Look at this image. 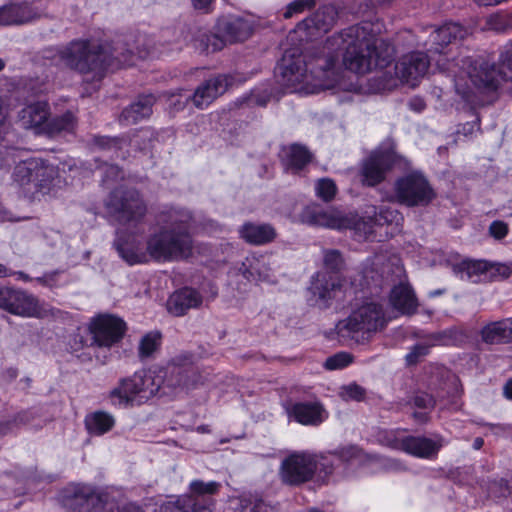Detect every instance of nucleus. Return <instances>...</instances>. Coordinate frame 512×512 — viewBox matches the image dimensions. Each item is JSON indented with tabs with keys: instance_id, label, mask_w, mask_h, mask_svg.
Wrapping results in <instances>:
<instances>
[{
	"instance_id": "f257e3e1",
	"label": "nucleus",
	"mask_w": 512,
	"mask_h": 512,
	"mask_svg": "<svg viewBox=\"0 0 512 512\" xmlns=\"http://www.w3.org/2000/svg\"><path fill=\"white\" fill-rule=\"evenodd\" d=\"M379 23L361 22L329 37L321 55L305 61L300 55L286 51L277 65V76L283 86L297 89L302 84L308 93L333 88L339 81L336 63L341 55L346 69L365 74L384 68L393 60L392 49L377 35Z\"/></svg>"
},
{
	"instance_id": "f03ea898",
	"label": "nucleus",
	"mask_w": 512,
	"mask_h": 512,
	"mask_svg": "<svg viewBox=\"0 0 512 512\" xmlns=\"http://www.w3.org/2000/svg\"><path fill=\"white\" fill-rule=\"evenodd\" d=\"M114 246L129 265L143 264L152 258L159 262L178 261L192 255L191 236L181 229L150 226H122L116 232Z\"/></svg>"
},
{
	"instance_id": "7ed1b4c3",
	"label": "nucleus",
	"mask_w": 512,
	"mask_h": 512,
	"mask_svg": "<svg viewBox=\"0 0 512 512\" xmlns=\"http://www.w3.org/2000/svg\"><path fill=\"white\" fill-rule=\"evenodd\" d=\"M128 43L117 41L95 44L89 40H73L58 51L59 60L66 67L83 75L86 81H100L108 71L129 65L134 54L143 57L138 47H126Z\"/></svg>"
},
{
	"instance_id": "20e7f679",
	"label": "nucleus",
	"mask_w": 512,
	"mask_h": 512,
	"mask_svg": "<svg viewBox=\"0 0 512 512\" xmlns=\"http://www.w3.org/2000/svg\"><path fill=\"white\" fill-rule=\"evenodd\" d=\"M498 62L497 67L482 58L464 56L453 59L447 69L460 94L469 90V82L479 90L495 91L502 81L512 79V43L503 47Z\"/></svg>"
},
{
	"instance_id": "39448f33",
	"label": "nucleus",
	"mask_w": 512,
	"mask_h": 512,
	"mask_svg": "<svg viewBox=\"0 0 512 512\" xmlns=\"http://www.w3.org/2000/svg\"><path fill=\"white\" fill-rule=\"evenodd\" d=\"M13 179L25 195L32 199L54 193L62 183L58 167L39 158L18 163L14 168Z\"/></svg>"
},
{
	"instance_id": "423d86ee",
	"label": "nucleus",
	"mask_w": 512,
	"mask_h": 512,
	"mask_svg": "<svg viewBox=\"0 0 512 512\" xmlns=\"http://www.w3.org/2000/svg\"><path fill=\"white\" fill-rule=\"evenodd\" d=\"M158 389L159 385L150 373L135 372L131 377L122 379L119 385L110 391L109 399L114 406L132 407L148 401Z\"/></svg>"
},
{
	"instance_id": "0eeeda50",
	"label": "nucleus",
	"mask_w": 512,
	"mask_h": 512,
	"mask_svg": "<svg viewBox=\"0 0 512 512\" xmlns=\"http://www.w3.org/2000/svg\"><path fill=\"white\" fill-rule=\"evenodd\" d=\"M383 309L379 304L367 303L356 309L351 315L336 325L338 334L359 342L365 335L376 332L386 325Z\"/></svg>"
},
{
	"instance_id": "6e6552de",
	"label": "nucleus",
	"mask_w": 512,
	"mask_h": 512,
	"mask_svg": "<svg viewBox=\"0 0 512 512\" xmlns=\"http://www.w3.org/2000/svg\"><path fill=\"white\" fill-rule=\"evenodd\" d=\"M219 34H204L200 39V48L206 53L223 49L226 43L247 40L253 33L252 23L242 17H231L218 22Z\"/></svg>"
},
{
	"instance_id": "1a4fd4ad",
	"label": "nucleus",
	"mask_w": 512,
	"mask_h": 512,
	"mask_svg": "<svg viewBox=\"0 0 512 512\" xmlns=\"http://www.w3.org/2000/svg\"><path fill=\"white\" fill-rule=\"evenodd\" d=\"M107 213L117 221H139L147 212L140 193L134 188L118 187L105 202Z\"/></svg>"
},
{
	"instance_id": "9d476101",
	"label": "nucleus",
	"mask_w": 512,
	"mask_h": 512,
	"mask_svg": "<svg viewBox=\"0 0 512 512\" xmlns=\"http://www.w3.org/2000/svg\"><path fill=\"white\" fill-rule=\"evenodd\" d=\"M324 457L309 452H294L289 454L281 463L280 479L290 486H299L310 481Z\"/></svg>"
},
{
	"instance_id": "9b49d317",
	"label": "nucleus",
	"mask_w": 512,
	"mask_h": 512,
	"mask_svg": "<svg viewBox=\"0 0 512 512\" xmlns=\"http://www.w3.org/2000/svg\"><path fill=\"white\" fill-rule=\"evenodd\" d=\"M395 197L408 207L426 206L436 196L427 178L420 172H411L395 182Z\"/></svg>"
},
{
	"instance_id": "f8f14e48",
	"label": "nucleus",
	"mask_w": 512,
	"mask_h": 512,
	"mask_svg": "<svg viewBox=\"0 0 512 512\" xmlns=\"http://www.w3.org/2000/svg\"><path fill=\"white\" fill-rule=\"evenodd\" d=\"M90 330L98 345L109 347L123 337L126 324L116 316L100 315L93 319Z\"/></svg>"
},
{
	"instance_id": "ddd939ff",
	"label": "nucleus",
	"mask_w": 512,
	"mask_h": 512,
	"mask_svg": "<svg viewBox=\"0 0 512 512\" xmlns=\"http://www.w3.org/2000/svg\"><path fill=\"white\" fill-rule=\"evenodd\" d=\"M429 65L430 61L425 53L412 52L395 65V73L402 82L414 86V82L426 74Z\"/></svg>"
},
{
	"instance_id": "4468645a",
	"label": "nucleus",
	"mask_w": 512,
	"mask_h": 512,
	"mask_svg": "<svg viewBox=\"0 0 512 512\" xmlns=\"http://www.w3.org/2000/svg\"><path fill=\"white\" fill-rule=\"evenodd\" d=\"M468 34V29L459 23H445L430 34L425 45L428 52L440 54L449 44L464 39Z\"/></svg>"
},
{
	"instance_id": "2eb2a0df",
	"label": "nucleus",
	"mask_w": 512,
	"mask_h": 512,
	"mask_svg": "<svg viewBox=\"0 0 512 512\" xmlns=\"http://www.w3.org/2000/svg\"><path fill=\"white\" fill-rule=\"evenodd\" d=\"M390 167L391 160L388 154L383 152L372 153L362 164L363 184L373 187L381 183Z\"/></svg>"
},
{
	"instance_id": "dca6fc26",
	"label": "nucleus",
	"mask_w": 512,
	"mask_h": 512,
	"mask_svg": "<svg viewBox=\"0 0 512 512\" xmlns=\"http://www.w3.org/2000/svg\"><path fill=\"white\" fill-rule=\"evenodd\" d=\"M227 85L225 76L219 75L210 78L199 85L193 95L186 96V101L192 100L197 108L203 109L222 95L226 91Z\"/></svg>"
},
{
	"instance_id": "f3484780",
	"label": "nucleus",
	"mask_w": 512,
	"mask_h": 512,
	"mask_svg": "<svg viewBox=\"0 0 512 512\" xmlns=\"http://www.w3.org/2000/svg\"><path fill=\"white\" fill-rule=\"evenodd\" d=\"M49 105L46 102H35L23 107L17 116V121L25 129H33L37 134H43L49 118Z\"/></svg>"
},
{
	"instance_id": "a211bd4d",
	"label": "nucleus",
	"mask_w": 512,
	"mask_h": 512,
	"mask_svg": "<svg viewBox=\"0 0 512 512\" xmlns=\"http://www.w3.org/2000/svg\"><path fill=\"white\" fill-rule=\"evenodd\" d=\"M288 413L298 423L308 426H318L328 418V412L318 401L294 403Z\"/></svg>"
},
{
	"instance_id": "6ab92c4d",
	"label": "nucleus",
	"mask_w": 512,
	"mask_h": 512,
	"mask_svg": "<svg viewBox=\"0 0 512 512\" xmlns=\"http://www.w3.org/2000/svg\"><path fill=\"white\" fill-rule=\"evenodd\" d=\"M50 313L48 305L41 303L36 297L24 291L17 290L16 297L12 303V314L28 317L42 318Z\"/></svg>"
},
{
	"instance_id": "aec40b11",
	"label": "nucleus",
	"mask_w": 512,
	"mask_h": 512,
	"mask_svg": "<svg viewBox=\"0 0 512 512\" xmlns=\"http://www.w3.org/2000/svg\"><path fill=\"white\" fill-rule=\"evenodd\" d=\"M391 306L401 314H414L418 308V300L411 285L401 281L395 285L389 295Z\"/></svg>"
},
{
	"instance_id": "412c9836",
	"label": "nucleus",
	"mask_w": 512,
	"mask_h": 512,
	"mask_svg": "<svg viewBox=\"0 0 512 512\" xmlns=\"http://www.w3.org/2000/svg\"><path fill=\"white\" fill-rule=\"evenodd\" d=\"M440 440H432L426 437H405L399 442V448L418 458L429 459L435 457L442 447Z\"/></svg>"
},
{
	"instance_id": "4be33fe9",
	"label": "nucleus",
	"mask_w": 512,
	"mask_h": 512,
	"mask_svg": "<svg viewBox=\"0 0 512 512\" xmlns=\"http://www.w3.org/2000/svg\"><path fill=\"white\" fill-rule=\"evenodd\" d=\"M337 18V8L334 5H324L310 17L301 21L298 27L308 31L314 29L318 33H326L335 25Z\"/></svg>"
},
{
	"instance_id": "5701e85b",
	"label": "nucleus",
	"mask_w": 512,
	"mask_h": 512,
	"mask_svg": "<svg viewBox=\"0 0 512 512\" xmlns=\"http://www.w3.org/2000/svg\"><path fill=\"white\" fill-rule=\"evenodd\" d=\"M202 303L201 295L192 288H183L174 292L167 303L168 311L175 316L184 315L187 310Z\"/></svg>"
},
{
	"instance_id": "b1692460",
	"label": "nucleus",
	"mask_w": 512,
	"mask_h": 512,
	"mask_svg": "<svg viewBox=\"0 0 512 512\" xmlns=\"http://www.w3.org/2000/svg\"><path fill=\"white\" fill-rule=\"evenodd\" d=\"M305 224H350L344 215L334 209H325L319 205H309L302 212Z\"/></svg>"
},
{
	"instance_id": "393cba45",
	"label": "nucleus",
	"mask_w": 512,
	"mask_h": 512,
	"mask_svg": "<svg viewBox=\"0 0 512 512\" xmlns=\"http://www.w3.org/2000/svg\"><path fill=\"white\" fill-rule=\"evenodd\" d=\"M156 99L153 95H143L125 108L121 115L120 121L126 125L135 124L152 114V107Z\"/></svg>"
},
{
	"instance_id": "a878e982",
	"label": "nucleus",
	"mask_w": 512,
	"mask_h": 512,
	"mask_svg": "<svg viewBox=\"0 0 512 512\" xmlns=\"http://www.w3.org/2000/svg\"><path fill=\"white\" fill-rule=\"evenodd\" d=\"M490 262L484 260H462L454 266L455 273L461 278L471 282L489 280Z\"/></svg>"
},
{
	"instance_id": "bb28decb",
	"label": "nucleus",
	"mask_w": 512,
	"mask_h": 512,
	"mask_svg": "<svg viewBox=\"0 0 512 512\" xmlns=\"http://www.w3.org/2000/svg\"><path fill=\"white\" fill-rule=\"evenodd\" d=\"M35 17L36 13L27 4H11L0 8V26L21 25Z\"/></svg>"
},
{
	"instance_id": "cd10ccee",
	"label": "nucleus",
	"mask_w": 512,
	"mask_h": 512,
	"mask_svg": "<svg viewBox=\"0 0 512 512\" xmlns=\"http://www.w3.org/2000/svg\"><path fill=\"white\" fill-rule=\"evenodd\" d=\"M482 339L489 344L512 342V319H504L486 325L481 331Z\"/></svg>"
},
{
	"instance_id": "c85d7f7f",
	"label": "nucleus",
	"mask_w": 512,
	"mask_h": 512,
	"mask_svg": "<svg viewBox=\"0 0 512 512\" xmlns=\"http://www.w3.org/2000/svg\"><path fill=\"white\" fill-rule=\"evenodd\" d=\"M76 118L70 111L47 120L43 134L49 137H56L61 133H72L76 128Z\"/></svg>"
},
{
	"instance_id": "c756f323",
	"label": "nucleus",
	"mask_w": 512,
	"mask_h": 512,
	"mask_svg": "<svg viewBox=\"0 0 512 512\" xmlns=\"http://www.w3.org/2000/svg\"><path fill=\"white\" fill-rule=\"evenodd\" d=\"M239 233L246 242L254 245L268 243L276 236L272 226H242Z\"/></svg>"
},
{
	"instance_id": "7c9ffc66",
	"label": "nucleus",
	"mask_w": 512,
	"mask_h": 512,
	"mask_svg": "<svg viewBox=\"0 0 512 512\" xmlns=\"http://www.w3.org/2000/svg\"><path fill=\"white\" fill-rule=\"evenodd\" d=\"M283 151L286 165L295 171L301 170L312 159V154L303 145L292 144L284 148Z\"/></svg>"
},
{
	"instance_id": "2f4dec72",
	"label": "nucleus",
	"mask_w": 512,
	"mask_h": 512,
	"mask_svg": "<svg viewBox=\"0 0 512 512\" xmlns=\"http://www.w3.org/2000/svg\"><path fill=\"white\" fill-rule=\"evenodd\" d=\"M115 424V420L112 415L97 411L91 413L85 418V425L91 434L103 435L110 431Z\"/></svg>"
},
{
	"instance_id": "473e14b6",
	"label": "nucleus",
	"mask_w": 512,
	"mask_h": 512,
	"mask_svg": "<svg viewBox=\"0 0 512 512\" xmlns=\"http://www.w3.org/2000/svg\"><path fill=\"white\" fill-rule=\"evenodd\" d=\"M413 405L419 411L413 413V418L419 423L428 421V415L435 406L433 397L427 393L417 394L413 399Z\"/></svg>"
},
{
	"instance_id": "72a5a7b5",
	"label": "nucleus",
	"mask_w": 512,
	"mask_h": 512,
	"mask_svg": "<svg viewBox=\"0 0 512 512\" xmlns=\"http://www.w3.org/2000/svg\"><path fill=\"white\" fill-rule=\"evenodd\" d=\"M162 335L158 331H151L144 335L139 343V355L141 358L150 357L161 345Z\"/></svg>"
},
{
	"instance_id": "f704fd0d",
	"label": "nucleus",
	"mask_w": 512,
	"mask_h": 512,
	"mask_svg": "<svg viewBox=\"0 0 512 512\" xmlns=\"http://www.w3.org/2000/svg\"><path fill=\"white\" fill-rule=\"evenodd\" d=\"M93 143L101 150H112L116 158H125L124 154H120V150L126 145V141L122 138L95 136Z\"/></svg>"
},
{
	"instance_id": "c9c22d12",
	"label": "nucleus",
	"mask_w": 512,
	"mask_h": 512,
	"mask_svg": "<svg viewBox=\"0 0 512 512\" xmlns=\"http://www.w3.org/2000/svg\"><path fill=\"white\" fill-rule=\"evenodd\" d=\"M315 191L317 197L325 202H329L334 199L337 193V186L332 179L322 178L316 182Z\"/></svg>"
},
{
	"instance_id": "e433bc0d",
	"label": "nucleus",
	"mask_w": 512,
	"mask_h": 512,
	"mask_svg": "<svg viewBox=\"0 0 512 512\" xmlns=\"http://www.w3.org/2000/svg\"><path fill=\"white\" fill-rule=\"evenodd\" d=\"M172 512H211L206 506H200L197 499L192 496H186L178 500L177 505Z\"/></svg>"
},
{
	"instance_id": "4c0bfd02",
	"label": "nucleus",
	"mask_w": 512,
	"mask_h": 512,
	"mask_svg": "<svg viewBox=\"0 0 512 512\" xmlns=\"http://www.w3.org/2000/svg\"><path fill=\"white\" fill-rule=\"evenodd\" d=\"M339 395L345 401H362L365 398L366 391L360 385L351 383L343 386L340 389Z\"/></svg>"
},
{
	"instance_id": "58836bf2",
	"label": "nucleus",
	"mask_w": 512,
	"mask_h": 512,
	"mask_svg": "<svg viewBox=\"0 0 512 512\" xmlns=\"http://www.w3.org/2000/svg\"><path fill=\"white\" fill-rule=\"evenodd\" d=\"M316 5L315 0H294L286 7L283 17L285 19L292 18L294 15L303 13L305 10H310Z\"/></svg>"
},
{
	"instance_id": "ea45409f",
	"label": "nucleus",
	"mask_w": 512,
	"mask_h": 512,
	"mask_svg": "<svg viewBox=\"0 0 512 512\" xmlns=\"http://www.w3.org/2000/svg\"><path fill=\"white\" fill-rule=\"evenodd\" d=\"M488 23L493 29L497 31L512 29V11L500 12L491 15Z\"/></svg>"
},
{
	"instance_id": "a19ab883",
	"label": "nucleus",
	"mask_w": 512,
	"mask_h": 512,
	"mask_svg": "<svg viewBox=\"0 0 512 512\" xmlns=\"http://www.w3.org/2000/svg\"><path fill=\"white\" fill-rule=\"evenodd\" d=\"M353 361V358L351 354L347 352H340L337 353L325 361V368L328 370H337V369H343L347 367L349 364H351Z\"/></svg>"
},
{
	"instance_id": "79ce46f5",
	"label": "nucleus",
	"mask_w": 512,
	"mask_h": 512,
	"mask_svg": "<svg viewBox=\"0 0 512 512\" xmlns=\"http://www.w3.org/2000/svg\"><path fill=\"white\" fill-rule=\"evenodd\" d=\"M100 169L103 173L102 182L104 185L108 186L124 178V172L116 165L105 163Z\"/></svg>"
},
{
	"instance_id": "37998d69",
	"label": "nucleus",
	"mask_w": 512,
	"mask_h": 512,
	"mask_svg": "<svg viewBox=\"0 0 512 512\" xmlns=\"http://www.w3.org/2000/svg\"><path fill=\"white\" fill-rule=\"evenodd\" d=\"M220 487V484L215 481L211 482H203L200 480H195L191 482L190 489L196 495H212L215 494Z\"/></svg>"
},
{
	"instance_id": "c03bdc74",
	"label": "nucleus",
	"mask_w": 512,
	"mask_h": 512,
	"mask_svg": "<svg viewBox=\"0 0 512 512\" xmlns=\"http://www.w3.org/2000/svg\"><path fill=\"white\" fill-rule=\"evenodd\" d=\"M17 290L8 287H0V308L12 313V303Z\"/></svg>"
},
{
	"instance_id": "a18cd8bd",
	"label": "nucleus",
	"mask_w": 512,
	"mask_h": 512,
	"mask_svg": "<svg viewBox=\"0 0 512 512\" xmlns=\"http://www.w3.org/2000/svg\"><path fill=\"white\" fill-rule=\"evenodd\" d=\"M429 348L430 346L426 344H416L406 355V362L409 365L416 364L421 358L428 354Z\"/></svg>"
},
{
	"instance_id": "49530a36",
	"label": "nucleus",
	"mask_w": 512,
	"mask_h": 512,
	"mask_svg": "<svg viewBox=\"0 0 512 512\" xmlns=\"http://www.w3.org/2000/svg\"><path fill=\"white\" fill-rule=\"evenodd\" d=\"M512 273V269L502 263H491L489 268V280L496 278H508Z\"/></svg>"
},
{
	"instance_id": "de8ad7c7",
	"label": "nucleus",
	"mask_w": 512,
	"mask_h": 512,
	"mask_svg": "<svg viewBox=\"0 0 512 512\" xmlns=\"http://www.w3.org/2000/svg\"><path fill=\"white\" fill-rule=\"evenodd\" d=\"M372 81L375 83V85H372L375 92L391 90L396 85V80L392 77L387 78L386 73L378 78H373Z\"/></svg>"
},
{
	"instance_id": "09e8293b",
	"label": "nucleus",
	"mask_w": 512,
	"mask_h": 512,
	"mask_svg": "<svg viewBox=\"0 0 512 512\" xmlns=\"http://www.w3.org/2000/svg\"><path fill=\"white\" fill-rule=\"evenodd\" d=\"M325 266L331 270H337L342 264V258L338 251L330 250L324 254Z\"/></svg>"
},
{
	"instance_id": "8fccbe9b",
	"label": "nucleus",
	"mask_w": 512,
	"mask_h": 512,
	"mask_svg": "<svg viewBox=\"0 0 512 512\" xmlns=\"http://www.w3.org/2000/svg\"><path fill=\"white\" fill-rule=\"evenodd\" d=\"M342 460L349 461L358 458L361 455V450L357 446L342 447L335 452Z\"/></svg>"
},
{
	"instance_id": "3c124183",
	"label": "nucleus",
	"mask_w": 512,
	"mask_h": 512,
	"mask_svg": "<svg viewBox=\"0 0 512 512\" xmlns=\"http://www.w3.org/2000/svg\"><path fill=\"white\" fill-rule=\"evenodd\" d=\"M330 280H332V283H331V288H328V286H323L322 288H320L317 283L314 284V287L313 289L315 290V293H318L319 296L323 299H326V298H331L332 295L331 293H335L336 290L340 287V284L339 283H336L332 277H330Z\"/></svg>"
},
{
	"instance_id": "603ef678",
	"label": "nucleus",
	"mask_w": 512,
	"mask_h": 512,
	"mask_svg": "<svg viewBox=\"0 0 512 512\" xmlns=\"http://www.w3.org/2000/svg\"><path fill=\"white\" fill-rule=\"evenodd\" d=\"M489 235L495 238L496 240H500L504 238L508 233L507 226H489Z\"/></svg>"
},
{
	"instance_id": "864d4df0",
	"label": "nucleus",
	"mask_w": 512,
	"mask_h": 512,
	"mask_svg": "<svg viewBox=\"0 0 512 512\" xmlns=\"http://www.w3.org/2000/svg\"><path fill=\"white\" fill-rule=\"evenodd\" d=\"M185 379L181 383V385L187 389L194 387L197 385V381L195 379L196 372L194 370L185 371Z\"/></svg>"
},
{
	"instance_id": "5fc2aeb1",
	"label": "nucleus",
	"mask_w": 512,
	"mask_h": 512,
	"mask_svg": "<svg viewBox=\"0 0 512 512\" xmlns=\"http://www.w3.org/2000/svg\"><path fill=\"white\" fill-rule=\"evenodd\" d=\"M213 0H192V5L196 10H202L204 12H209L210 6Z\"/></svg>"
},
{
	"instance_id": "6e6d98bb",
	"label": "nucleus",
	"mask_w": 512,
	"mask_h": 512,
	"mask_svg": "<svg viewBox=\"0 0 512 512\" xmlns=\"http://www.w3.org/2000/svg\"><path fill=\"white\" fill-rule=\"evenodd\" d=\"M270 508L262 500H257L249 507V512H269Z\"/></svg>"
},
{
	"instance_id": "4d7b16f0",
	"label": "nucleus",
	"mask_w": 512,
	"mask_h": 512,
	"mask_svg": "<svg viewBox=\"0 0 512 512\" xmlns=\"http://www.w3.org/2000/svg\"><path fill=\"white\" fill-rule=\"evenodd\" d=\"M29 220L27 216H15L11 212H5L2 221L19 222Z\"/></svg>"
},
{
	"instance_id": "13d9d810",
	"label": "nucleus",
	"mask_w": 512,
	"mask_h": 512,
	"mask_svg": "<svg viewBox=\"0 0 512 512\" xmlns=\"http://www.w3.org/2000/svg\"><path fill=\"white\" fill-rule=\"evenodd\" d=\"M503 390H504L505 397L512 400V379L507 381Z\"/></svg>"
},
{
	"instance_id": "bf43d9fd",
	"label": "nucleus",
	"mask_w": 512,
	"mask_h": 512,
	"mask_svg": "<svg viewBox=\"0 0 512 512\" xmlns=\"http://www.w3.org/2000/svg\"><path fill=\"white\" fill-rule=\"evenodd\" d=\"M75 498L76 499L79 498L80 500H84L87 505L93 504L95 502V500L97 499L94 495H88L86 497H83V496L80 497L77 494L75 495Z\"/></svg>"
},
{
	"instance_id": "052dcab7",
	"label": "nucleus",
	"mask_w": 512,
	"mask_h": 512,
	"mask_svg": "<svg viewBox=\"0 0 512 512\" xmlns=\"http://www.w3.org/2000/svg\"><path fill=\"white\" fill-rule=\"evenodd\" d=\"M13 273L4 265L0 264V277H7L12 275Z\"/></svg>"
},
{
	"instance_id": "680f3d73",
	"label": "nucleus",
	"mask_w": 512,
	"mask_h": 512,
	"mask_svg": "<svg viewBox=\"0 0 512 512\" xmlns=\"http://www.w3.org/2000/svg\"><path fill=\"white\" fill-rule=\"evenodd\" d=\"M484 445V440L480 437H477L474 442H473V447L474 449L478 450L480 448H482V446Z\"/></svg>"
},
{
	"instance_id": "e2e57ef3",
	"label": "nucleus",
	"mask_w": 512,
	"mask_h": 512,
	"mask_svg": "<svg viewBox=\"0 0 512 512\" xmlns=\"http://www.w3.org/2000/svg\"><path fill=\"white\" fill-rule=\"evenodd\" d=\"M411 106L415 110L420 111V110H422L424 108V103L422 101H420V100H418L417 103H416V100H414V101L411 102Z\"/></svg>"
},
{
	"instance_id": "0e129e2a",
	"label": "nucleus",
	"mask_w": 512,
	"mask_h": 512,
	"mask_svg": "<svg viewBox=\"0 0 512 512\" xmlns=\"http://www.w3.org/2000/svg\"><path fill=\"white\" fill-rule=\"evenodd\" d=\"M353 231V235L356 236L357 233L361 230V227L363 228H370L371 226H348Z\"/></svg>"
},
{
	"instance_id": "69168bd1",
	"label": "nucleus",
	"mask_w": 512,
	"mask_h": 512,
	"mask_svg": "<svg viewBox=\"0 0 512 512\" xmlns=\"http://www.w3.org/2000/svg\"><path fill=\"white\" fill-rule=\"evenodd\" d=\"M15 274L18 276L19 279L23 281H28L30 279L29 276L24 272H16Z\"/></svg>"
},
{
	"instance_id": "338daca9",
	"label": "nucleus",
	"mask_w": 512,
	"mask_h": 512,
	"mask_svg": "<svg viewBox=\"0 0 512 512\" xmlns=\"http://www.w3.org/2000/svg\"><path fill=\"white\" fill-rule=\"evenodd\" d=\"M5 65V61L2 58H0V71H2L5 68Z\"/></svg>"
},
{
	"instance_id": "774afa93",
	"label": "nucleus",
	"mask_w": 512,
	"mask_h": 512,
	"mask_svg": "<svg viewBox=\"0 0 512 512\" xmlns=\"http://www.w3.org/2000/svg\"><path fill=\"white\" fill-rule=\"evenodd\" d=\"M256 102H257V104L264 106V105H266L267 101L266 100H257Z\"/></svg>"
}]
</instances>
